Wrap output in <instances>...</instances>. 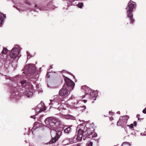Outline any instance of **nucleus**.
Here are the masks:
<instances>
[{
	"mask_svg": "<svg viewBox=\"0 0 146 146\" xmlns=\"http://www.w3.org/2000/svg\"><path fill=\"white\" fill-rule=\"evenodd\" d=\"M88 124L82 123L78 125L76 130L78 131L76 139L78 140H81L82 137L83 139L85 140L87 137L89 138L94 137L97 136V134L94 132V124L93 123L90 125L89 127H87Z\"/></svg>",
	"mask_w": 146,
	"mask_h": 146,
	"instance_id": "1",
	"label": "nucleus"
},
{
	"mask_svg": "<svg viewBox=\"0 0 146 146\" xmlns=\"http://www.w3.org/2000/svg\"><path fill=\"white\" fill-rule=\"evenodd\" d=\"M45 122L47 127L51 129V134L52 133H54L56 135L48 142L49 144L53 143L58 140L62 134V133L61 131L57 132L56 131V125L57 123H59V121L55 117H50L46 118L45 120Z\"/></svg>",
	"mask_w": 146,
	"mask_h": 146,
	"instance_id": "2",
	"label": "nucleus"
},
{
	"mask_svg": "<svg viewBox=\"0 0 146 146\" xmlns=\"http://www.w3.org/2000/svg\"><path fill=\"white\" fill-rule=\"evenodd\" d=\"M136 7V3L130 0L126 8L127 10V17L129 18L130 21V23L133 24L135 21L134 19L133 18L132 12L134 9H135Z\"/></svg>",
	"mask_w": 146,
	"mask_h": 146,
	"instance_id": "3",
	"label": "nucleus"
},
{
	"mask_svg": "<svg viewBox=\"0 0 146 146\" xmlns=\"http://www.w3.org/2000/svg\"><path fill=\"white\" fill-rule=\"evenodd\" d=\"M81 89L84 90L85 91V95L82 96V98H84L85 96L89 93V98L91 99H93L94 100H96V98L97 97L98 92L97 91H95L91 89L88 87L86 86H83L81 87Z\"/></svg>",
	"mask_w": 146,
	"mask_h": 146,
	"instance_id": "4",
	"label": "nucleus"
},
{
	"mask_svg": "<svg viewBox=\"0 0 146 146\" xmlns=\"http://www.w3.org/2000/svg\"><path fill=\"white\" fill-rule=\"evenodd\" d=\"M20 48L18 45H15L12 49L10 51L9 57L10 58L11 61H12L13 59L15 58L20 52Z\"/></svg>",
	"mask_w": 146,
	"mask_h": 146,
	"instance_id": "5",
	"label": "nucleus"
},
{
	"mask_svg": "<svg viewBox=\"0 0 146 146\" xmlns=\"http://www.w3.org/2000/svg\"><path fill=\"white\" fill-rule=\"evenodd\" d=\"M129 118V116L128 115L120 117L117 123V125L121 126L122 127L125 129V124L127 123V120Z\"/></svg>",
	"mask_w": 146,
	"mask_h": 146,
	"instance_id": "6",
	"label": "nucleus"
},
{
	"mask_svg": "<svg viewBox=\"0 0 146 146\" xmlns=\"http://www.w3.org/2000/svg\"><path fill=\"white\" fill-rule=\"evenodd\" d=\"M71 90L67 88L64 84L63 85L62 89L59 91V95L62 97L65 98L70 94Z\"/></svg>",
	"mask_w": 146,
	"mask_h": 146,
	"instance_id": "7",
	"label": "nucleus"
},
{
	"mask_svg": "<svg viewBox=\"0 0 146 146\" xmlns=\"http://www.w3.org/2000/svg\"><path fill=\"white\" fill-rule=\"evenodd\" d=\"M24 72H23V74L24 72L25 74H34L35 71V68L33 66L32 64H30L26 65L23 69Z\"/></svg>",
	"mask_w": 146,
	"mask_h": 146,
	"instance_id": "8",
	"label": "nucleus"
},
{
	"mask_svg": "<svg viewBox=\"0 0 146 146\" xmlns=\"http://www.w3.org/2000/svg\"><path fill=\"white\" fill-rule=\"evenodd\" d=\"M65 86L66 87L70 90H72L74 87L75 84L68 78L65 77L64 79Z\"/></svg>",
	"mask_w": 146,
	"mask_h": 146,
	"instance_id": "9",
	"label": "nucleus"
},
{
	"mask_svg": "<svg viewBox=\"0 0 146 146\" xmlns=\"http://www.w3.org/2000/svg\"><path fill=\"white\" fill-rule=\"evenodd\" d=\"M46 108L44 104L41 101L40 103L38 104L35 109L36 112L38 114L45 110Z\"/></svg>",
	"mask_w": 146,
	"mask_h": 146,
	"instance_id": "10",
	"label": "nucleus"
},
{
	"mask_svg": "<svg viewBox=\"0 0 146 146\" xmlns=\"http://www.w3.org/2000/svg\"><path fill=\"white\" fill-rule=\"evenodd\" d=\"M11 62V61L6 60L4 63V66H3L1 70H2V71L4 72H8L9 71L11 68V64L10 63Z\"/></svg>",
	"mask_w": 146,
	"mask_h": 146,
	"instance_id": "11",
	"label": "nucleus"
},
{
	"mask_svg": "<svg viewBox=\"0 0 146 146\" xmlns=\"http://www.w3.org/2000/svg\"><path fill=\"white\" fill-rule=\"evenodd\" d=\"M14 83H13L12 85L13 86L12 88V90H13V93H12V94L11 96V98L12 100L16 99H18V98H19V92L16 91L17 88L16 86H15L14 85Z\"/></svg>",
	"mask_w": 146,
	"mask_h": 146,
	"instance_id": "12",
	"label": "nucleus"
},
{
	"mask_svg": "<svg viewBox=\"0 0 146 146\" xmlns=\"http://www.w3.org/2000/svg\"><path fill=\"white\" fill-rule=\"evenodd\" d=\"M8 50L6 48H3L2 51L0 54L1 58H5L6 60L11 61V60L9 56L7 55Z\"/></svg>",
	"mask_w": 146,
	"mask_h": 146,
	"instance_id": "13",
	"label": "nucleus"
},
{
	"mask_svg": "<svg viewBox=\"0 0 146 146\" xmlns=\"http://www.w3.org/2000/svg\"><path fill=\"white\" fill-rule=\"evenodd\" d=\"M68 101L71 103L72 105L73 106H77L79 102L78 98L75 97L73 95H72Z\"/></svg>",
	"mask_w": 146,
	"mask_h": 146,
	"instance_id": "14",
	"label": "nucleus"
},
{
	"mask_svg": "<svg viewBox=\"0 0 146 146\" xmlns=\"http://www.w3.org/2000/svg\"><path fill=\"white\" fill-rule=\"evenodd\" d=\"M33 94V91L32 89H27L23 93V96L26 98H31Z\"/></svg>",
	"mask_w": 146,
	"mask_h": 146,
	"instance_id": "15",
	"label": "nucleus"
},
{
	"mask_svg": "<svg viewBox=\"0 0 146 146\" xmlns=\"http://www.w3.org/2000/svg\"><path fill=\"white\" fill-rule=\"evenodd\" d=\"M23 77L21 76H16L14 78V80L15 81L17 82L18 81H20V83L22 85L26 84L27 83V81L24 79H22Z\"/></svg>",
	"mask_w": 146,
	"mask_h": 146,
	"instance_id": "16",
	"label": "nucleus"
},
{
	"mask_svg": "<svg viewBox=\"0 0 146 146\" xmlns=\"http://www.w3.org/2000/svg\"><path fill=\"white\" fill-rule=\"evenodd\" d=\"M5 15V14L0 13V27H1L3 26L4 23V21L6 18Z\"/></svg>",
	"mask_w": 146,
	"mask_h": 146,
	"instance_id": "17",
	"label": "nucleus"
},
{
	"mask_svg": "<svg viewBox=\"0 0 146 146\" xmlns=\"http://www.w3.org/2000/svg\"><path fill=\"white\" fill-rule=\"evenodd\" d=\"M35 7L36 8L35 10V11L38 12L39 10H47L46 7H42L39 8L36 4L35 5Z\"/></svg>",
	"mask_w": 146,
	"mask_h": 146,
	"instance_id": "18",
	"label": "nucleus"
},
{
	"mask_svg": "<svg viewBox=\"0 0 146 146\" xmlns=\"http://www.w3.org/2000/svg\"><path fill=\"white\" fill-rule=\"evenodd\" d=\"M77 137L75 138V137H73L70 138H68L70 144H71L74 143H75L78 141H80L81 140H78L77 139Z\"/></svg>",
	"mask_w": 146,
	"mask_h": 146,
	"instance_id": "19",
	"label": "nucleus"
},
{
	"mask_svg": "<svg viewBox=\"0 0 146 146\" xmlns=\"http://www.w3.org/2000/svg\"><path fill=\"white\" fill-rule=\"evenodd\" d=\"M62 144L64 145L70 144L68 138H65L62 141Z\"/></svg>",
	"mask_w": 146,
	"mask_h": 146,
	"instance_id": "20",
	"label": "nucleus"
},
{
	"mask_svg": "<svg viewBox=\"0 0 146 146\" xmlns=\"http://www.w3.org/2000/svg\"><path fill=\"white\" fill-rule=\"evenodd\" d=\"M15 7L19 11L21 12L22 11H24L26 10H28V9L27 8H25L23 7L20 6H15Z\"/></svg>",
	"mask_w": 146,
	"mask_h": 146,
	"instance_id": "21",
	"label": "nucleus"
},
{
	"mask_svg": "<svg viewBox=\"0 0 146 146\" xmlns=\"http://www.w3.org/2000/svg\"><path fill=\"white\" fill-rule=\"evenodd\" d=\"M64 117L66 119H75L74 116L69 115H65Z\"/></svg>",
	"mask_w": 146,
	"mask_h": 146,
	"instance_id": "22",
	"label": "nucleus"
},
{
	"mask_svg": "<svg viewBox=\"0 0 146 146\" xmlns=\"http://www.w3.org/2000/svg\"><path fill=\"white\" fill-rule=\"evenodd\" d=\"M71 128L70 127H67L64 130V132L65 133H68L70 131Z\"/></svg>",
	"mask_w": 146,
	"mask_h": 146,
	"instance_id": "23",
	"label": "nucleus"
},
{
	"mask_svg": "<svg viewBox=\"0 0 146 146\" xmlns=\"http://www.w3.org/2000/svg\"><path fill=\"white\" fill-rule=\"evenodd\" d=\"M121 146H131V144L128 142H124L123 143Z\"/></svg>",
	"mask_w": 146,
	"mask_h": 146,
	"instance_id": "24",
	"label": "nucleus"
},
{
	"mask_svg": "<svg viewBox=\"0 0 146 146\" xmlns=\"http://www.w3.org/2000/svg\"><path fill=\"white\" fill-rule=\"evenodd\" d=\"M55 100H50V103H49V105L51 106H52V105L54 104H57L55 102Z\"/></svg>",
	"mask_w": 146,
	"mask_h": 146,
	"instance_id": "25",
	"label": "nucleus"
},
{
	"mask_svg": "<svg viewBox=\"0 0 146 146\" xmlns=\"http://www.w3.org/2000/svg\"><path fill=\"white\" fill-rule=\"evenodd\" d=\"M83 6V4L82 3H79L78 4V6L80 8H82Z\"/></svg>",
	"mask_w": 146,
	"mask_h": 146,
	"instance_id": "26",
	"label": "nucleus"
},
{
	"mask_svg": "<svg viewBox=\"0 0 146 146\" xmlns=\"http://www.w3.org/2000/svg\"><path fill=\"white\" fill-rule=\"evenodd\" d=\"M93 145V142L92 141L89 142L87 143V146H92Z\"/></svg>",
	"mask_w": 146,
	"mask_h": 146,
	"instance_id": "27",
	"label": "nucleus"
},
{
	"mask_svg": "<svg viewBox=\"0 0 146 146\" xmlns=\"http://www.w3.org/2000/svg\"><path fill=\"white\" fill-rule=\"evenodd\" d=\"M27 58L28 59H30L31 58V56H30V54L29 53L28 51L27 52Z\"/></svg>",
	"mask_w": 146,
	"mask_h": 146,
	"instance_id": "28",
	"label": "nucleus"
},
{
	"mask_svg": "<svg viewBox=\"0 0 146 146\" xmlns=\"http://www.w3.org/2000/svg\"><path fill=\"white\" fill-rule=\"evenodd\" d=\"M126 126L129 127L130 129H131L133 127V124H131L130 125H127Z\"/></svg>",
	"mask_w": 146,
	"mask_h": 146,
	"instance_id": "29",
	"label": "nucleus"
},
{
	"mask_svg": "<svg viewBox=\"0 0 146 146\" xmlns=\"http://www.w3.org/2000/svg\"><path fill=\"white\" fill-rule=\"evenodd\" d=\"M140 135L142 136H146V131H145L143 133H141Z\"/></svg>",
	"mask_w": 146,
	"mask_h": 146,
	"instance_id": "30",
	"label": "nucleus"
},
{
	"mask_svg": "<svg viewBox=\"0 0 146 146\" xmlns=\"http://www.w3.org/2000/svg\"><path fill=\"white\" fill-rule=\"evenodd\" d=\"M36 114L35 115H33L31 116H30V117L31 118H33V119H35V116L38 114V113H36Z\"/></svg>",
	"mask_w": 146,
	"mask_h": 146,
	"instance_id": "31",
	"label": "nucleus"
},
{
	"mask_svg": "<svg viewBox=\"0 0 146 146\" xmlns=\"http://www.w3.org/2000/svg\"><path fill=\"white\" fill-rule=\"evenodd\" d=\"M15 65L13 66V64L12 65V66L13 67V68H15L17 65V62H15Z\"/></svg>",
	"mask_w": 146,
	"mask_h": 146,
	"instance_id": "32",
	"label": "nucleus"
},
{
	"mask_svg": "<svg viewBox=\"0 0 146 146\" xmlns=\"http://www.w3.org/2000/svg\"><path fill=\"white\" fill-rule=\"evenodd\" d=\"M142 112L146 114V108L143 110Z\"/></svg>",
	"mask_w": 146,
	"mask_h": 146,
	"instance_id": "33",
	"label": "nucleus"
},
{
	"mask_svg": "<svg viewBox=\"0 0 146 146\" xmlns=\"http://www.w3.org/2000/svg\"><path fill=\"white\" fill-rule=\"evenodd\" d=\"M49 73V72H47V74H46V77L48 78H50V75H49L48 74Z\"/></svg>",
	"mask_w": 146,
	"mask_h": 146,
	"instance_id": "34",
	"label": "nucleus"
},
{
	"mask_svg": "<svg viewBox=\"0 0 146 146\" xmlns=\"http://www.w3.org/2000/svg\"><path fill=\"white\" fill-rule=\"evenodd\" d=\"M74 1H72V2L71 1V2L69 1L70 3V4H71V5H75V4L73 3V2H74Z\"/></svg>",
	"mask_w": 146,
	"mask_h": 146,
	"instance_id": "35",
	"label": "nucleus"
},
{
	"mask_svg": "<svg viewBox=\"0 0 146 146\" xmlns=\"http://www.w3.org/2000/svg\"><path fill=\"white\" fill-rule=\"evenodd\" d=\"M140 117V115L139 114H137V115L136 117L138 118V120H139L141 119L139 118Z\"/></svg>",
	"mask_w": 146,
	"mask_h": 146,
	"instance_id": "36",
	"label": "nucleus"
},
{
	"mask_svg": "<svg viewBox=\"0 0 146 146\" xmlns=\"http://www.w3.org/2000/svg\"><path fill=\"white\" fill-rule=\"evenodd\" d=\"M81 108H83V110H84L86 109V107L85 106H84L81 107Z\"/></svg>",
	"mask_w": 146,
	"mask_h": 146,
	"instance_id": "37",
	"label": "nucleus"
},
{
	"mask_svg": "<svg viewBox=\"0 0 146 146\" xmlns=\"http://www.w3.org/2000/svg\"><path fill=\"white\" fill-rule=\"evenodd\" d=\"M7 81L8 82H9V84H10V82H11V79H9V78H8V79H7Z\"/></svg>",
	"mask_w": 146,
	"mask_h": 146,
	"instance_id": "38",
	"label": "nucleus"
},
{
	"mask_svg": "<svg viewBox=\"0 0 146 146\" xmlns=\"http://www.w3.org/2000/svg\"><path fill=\"white\" fill-rule=\"evenodd\" d=\"M109 113L111 115L113 114V113L112 112H111L110 111H109Z\"/></svg>",
	"mask_w": 146,
	"mask_h": 146,
	"instance_id": "39",
	"label": "nucleus"
},
{
	"mask_svg": "<svg viewBox=\"0 0 146 146\" xmlns=\"http://www.w3.org/2000/svg\"><path fill=\"white\" fill-rule=\"evenodd\" d=\"M133 123L134 124L135 126H136L137 125V122L136 121H134L133 122Z\"/></svg>",
	"mask_w": 146,
	"mask_h": 146,
	"instance_id": "40",
	"label": "nucleus"
},
{
	"mask_svg": "<svg viewBox=\"0 0 146 146\" xmlns=\"http://www.w3.org/2000/svg\"><path fill=\"white\" fill-rule=\"evenodd\" d=\"M83 101L84 102V103H86L87 102V100H83Z\"/></svg>",
	"mask_w": 146,
	"mask_h": 146,
	"instance_id": "41",
	"label": "nucleus"
},
{
	"mask_svg": "<svg viewBox=\"0 0 146 146\" xmlns=\"http://www.w3.org/2000/svg\"><path fill=\"white\" fill-rule=\"evenodd\" d=\"M110 119L111 120H112L113 119V117H110Z\"/></svg>",
	"mask_w": 146,
	"mask_h": 146,
	"instance_id": "42",
	"label": "nucleus"
},
{
	"mask_svg": "<svg viewBox=\"0 0 146 146\" xmlns=\"http://www.w3.org/2000/svg\"><path fill=\"white\" fill-rule=\"evenodd\" d=\"M117 113L119 114H120V112L119 111H118L117 112Z\"/></svg>",
	"mask_w": 146,
	"mask_h": 146,
	"instance_id": "43",
	"label": "nucleus"
},
{
	"mask_svg": "<svg viewBox=\"0 0 146 146\" xmlns=\"http://www.w3.org/2000/svg\"><path fill=\"white\" fill-rule=\"evenodd\" d=\"M36 128V127L35 128V126H34L33 128L32 129H34V130H35Z\"/></svg>",
	"mask_w": 146,
	"mask_h": 146,
	"instance_id": "44",
	"label": "nucleus"
},
{
	"mask_svg": "<svg viewBox=\"0 0 146 146\" xmlns=\"http://www.w3.org/2000/svg\"><path fill=\"white\" fill-rule=\"evenodd\" d=\"M99 139H97V142H98V141H99Z\"/></svg>",
	"mask_w": 146,
	"mask_h": 146,
	"instance_id": "45",
	"label": "nucleus"
},
{
	"mask_svg": "<svg viewBox=\"0 0 146 146\" xmlns=\"http://www.w3.org/2000/svg\"><path fill=\"white\" fill-rule=\"evenodd\" d=\"M36 76H37V77H38V74H37V75H36Z\"/></svg>",
	"mask_w": 146,
	"mask_h": 146,
	"instance_id": "46",
	"label": "nucleus"
},
{
	"mask_svg": "<svg viewBox=\"0 0 146 146\" xmlns=\"http://www.w3.org/2000/svg\"><path fill=\"white\" fill-rule=\"evenodd\" d=\"M52 68V66H50V69H51Z\"/></svg>",
	"mask_w": 146,
	"mask_h": 146,
	"instance_id": "47",
	"label": "nucleus"
},
{
	"mask_svg": "<svg viewBox=\"0 0 146 146\" xmlns=\"http://www.w3.org/2000/svg\"><path fill=\"white\" fill-rule=\"evenodd\" d=\"M79 120L80 121H81V120L80 119H79Z\"/></svg>",
	"mask_w": 146,
	"mask_h": 146,
	"instance_id": "48",
	"label": "nucleus"
},
{
	"mask_svg": "<svg viewBox=\"0 0 146 146\" xmlns=\"http://www.w3.org/2000/svg\"><path fill=\"white\" fill-rule=\"evenodd\" d=\"M34 131H33V133Z\"/></svg>",
	"mask_w": 146,
	"mask_h": 146,
	"instance_id": "49",
	"label": "nucleus"
},
{
	"mask_svg": "<svg viewBox=\"0 0 146 146\" xmlns=\"http://www.w3.org/2000/svg\"><path fill=\"white\" fill-rule=\"evenodd\" d=\"M34 146L33 145V146Z\"/></svg>",
	"mask_w": 146,
	"mask_h": 146,
	"instance_id": "50",
	"label": "nucleus"
}]
</instances>
